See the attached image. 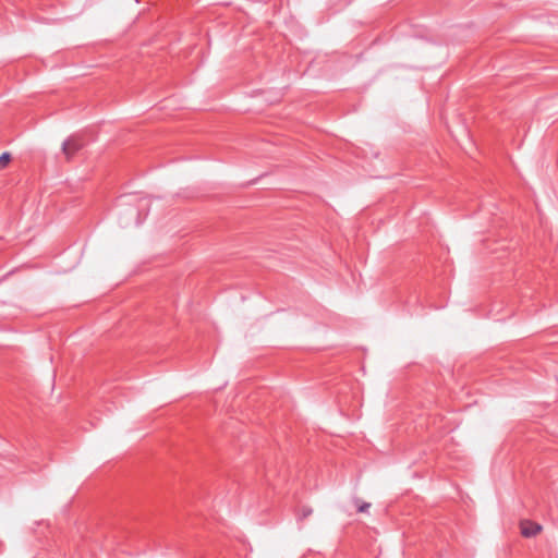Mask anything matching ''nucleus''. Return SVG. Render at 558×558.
Returning <instances> with one entry per match:
<instances>
[{"instance_id":"1","label":"nucleus","mask_w":558,"mask_h":558,"mask_svg":"<svg viewBox=\"0 0 558 558\" xmlns=\"http://www.w3.org/2000/svg\"><path fill=\"white\" fill-rule=\"evenodd\" d=\"M83 142L78 136H71L64 141L62 145V151L66 159L72 158L81 148Z\"/></svg>"},{"instance_id":"2","label":"nucleus","mask_w":558,"mask_h":558,"mask_svg":"<svg viewBox=\"0 0 558 558\" xmlns=\"http://www.w3.org/2000/svg\"><path fill=\"white\" fill-rule=\"evenodd\" d=\"M520 530L523 536L533 537L541 532L542 527L535 522L525 520L520 523Z\"/></svg>"},{"instance_id":"3","label":"nucleus","mask_w":558,"mask_h":558,"mask_svg":"<svg viewBox=\"0 0 558 558\" xmlns=\"http://www.w3.org/2000/svg\"><path fill=\"white\" fill-rule=\"evenodd\" d=\"M355 505L359 512H366L371 507V504L361 501L360 499L355 500Z\"/></svg>"},{"instance_id":"4","label":"nucleus","mask_w":558,"mask_h":558,"mask_svg":"<svg viewBox=\"0 0 558 558\" xmlns=\"http://www.w3.org/2000/svg\"><path fill=\"white\" fill-rule=\"evenodd\" d=\"M11 157L8 153H4L0 156V168H4L9 161H10Z\"/></svg>"}]
</instances>
